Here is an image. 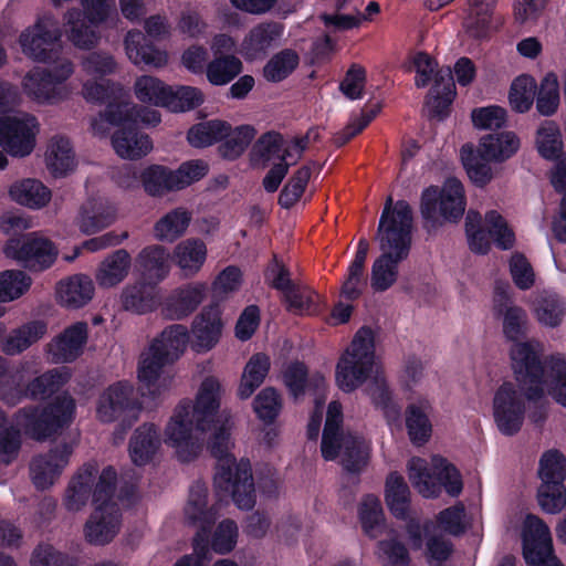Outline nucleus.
Wrapping results in <instances>:
<instances>
[{"mask_svg":"<svg viewBox=\"0 0 566 566\" xmlns=\"http://www.w3.org/2000/svg\"><path fill=\"white\" fill-rule=\"evenodd\" d=\"M423 367L420 363L409 364L403 374V384L408 396V406L405 411L406 428L410 441L417 446L427 443L432 433L429 415L432 411V401L421 387Z\"/></svg>","mask_w":566,"mask_h":566,"instance_id":"2eb2a0df","label":"nucleus"},{"mask_svg":"<svg viewBox=\"0 0 566 566\" xmlns=\"http://www.w3.org/2000/svg\"><path fill=\"white\" fill-rule=\"evenodd\" d=\"M75 412V402L70 396H61L44 408L20 410L12 422L0 413V462L9 463L18 454L20 432L42 441L71 423Z\"/></svg>","mask_w":566,"mask_h":566,"instance_id":"20e7f679","label":"nucleus"},{"mask_svg":"<svg viewBox=\"0 0 566 566\" xmlns=\"http://www.w3.org/2000/svg\"><path fill=\"white\" fill-rule=\"evenodd\" d=\"M543 387L537 388L514 380L503 381L494 391L492 415L497 430L505 436H513L523 426L526 410L531 403L544 399Z\"/></svg>","mask_w":566,"mask_h":566,"instance_id":"9d476101","label":"nucleus"},{"mask_svg":"<svg viewBox=\"0 0 566 566\" xmlns=\"http://www.w3.org/2000/svg\"><path fill=\"white\" fill-rule=\"evenodd\" d=\"M207 256V244L198 238H188L180 241L172 252L174 263L186 277L198 274L203 268Z\"/></svg>","mask_w":566,"mask_h":566,"instance_id":"4c0bfd02","label":"nucleus"},{"mask_svg":"<svg viewBox=\"0 0 566 566\" xmlns=\"http://www.w3.org/2000/svg\"><path fill=\"white\" fill-rule=\"evenodd\" d=\"M465 233L470 250L478 254L489 252L491 238L503 250L511 249L515 242L512 228L496 210L488 211L484 219L479 211L469 210L465 217Z\"/></svg>","mask_w":566,"mask_h":566,"instance_id":"dca6fc26","label":"nucleus"},{"mask_svg":"<svg viewBox=\"0 0 566 566\" xmlns=\"http://www.w3.org/2000/svg\"><path fill=\"white\" fill-rule=\"evenodd\" d=\"M124 45L126 55L134 65L161 69L168 63V53L148 43L140 31H129L125 36Z\"/></svg>","mask_w":566,"mask_h":566,"instance_id":"c9c22d12","label":"nucleus"},{"mask_svg":"<svg viewBox=\"0 0 566 566\" xmlns=\"http://www.w3.org/2000/svg\"><path fill=\"white\" fill-rule=\"evenodd\" d=\"M373 374L375 378L367 387V394L380 408L389 422L397 419L399 408L392 400L391 391L382 375L376 356L375 332L361 327L340 356L335 371V381L344 392H352L360 387Z\"/></svg>","mask_w":566,"mask_h":566,"instance_id":"f03ea898","label":"nucleus"},{"mask_svg":"<svg viewBox=\"0 0 566 566\" xmlns=\"http://www.w3.org/2000/svg\"><path fill=\"white\" fill-rule=\"evenodd\" d=\"M283 35V27L279 23H263L253 28L244 38L240 53L247 60H255Z\"/></svg>","mask_w":566,"mask_h":566,"instance_id":"37998d69","label":"nucleus"},{"mask_svg":"<svg viewBox=\"0 0 566 566\" xmlns=\"http://www.w3.org/2000/svg\"><path fill=\"white\" fill-rule=\"evenodd\" d=\"M494 0H472L464 27L467 33L474 39H483L493 29L492 9Z\"/></svg>","mask_w":566,"mask_h":566,"instance_id":"864d4df0","label":"nucleus"},{"mask_svg":"<svg viewBox=\"0 0 566 566\" xmlns=\"http://www.w3.org/2000/svg\"><path fill=\"white\" fill-rule=\"evenodd\" d=\"M255 129L250 125H241L231 129L223 136V143L220 146V151L223 157L229 159L238 158L250 145L255 137Z\"/></svg>","mask_w":566,"mask_h":566,"instance_id":"69168bd1","label":"nucleus"},{"mask_svg":"<svg viewBox=\"0 0 566 566\" xmlns=\"http://www.w3.org/2000/svg\"><path fill=\"white\" fill-rule=\"evenodd\" d=\"M206 292L207 285L199 282L176 289L164 302L161 314L169 319H181L199 306Z\"/></svg>","mask_w":566,"mask_h":566,"instance_id":"2f4dec72","label":"nucleus"},{"mask_svg":"<svg viewBox=\"0 0 566 566\" xmlns=\"http://www.w3.org/2000/svg\"><path fill=\"white\" fill-rule=\"evenodd\" d=\"M3 252L8 258L23 263L33 271H43L52 266L59 253L56 247L39 233L10 239Z\"/></svg>","mask_w":566,"mask_h":566,"instance_id":"412c9836","label":"nucleus"},{"mask_svg":"<svg viewBox=\"0 0 566 566\" xmlns=\"http://www.w3.org/2000/svg\"><path fill=\"white\" fill-rule=\"evenodd\" d=\"M32 279L21 270L0 272V303L13 302L23 296L31 287Z\"/></svg>","mask_w":566,"mask_h":566,"instance_id":"052dcab7","label":"nucleus"},{"mask_svg":"<svg viewBox=\"0 0 566 566\" xmlns=\"http://www.w3.org/2000/svg\"><path fill=\"white\" fill-rule=\"evenodd\" d=\"M136 265L144 279L156 284L169 274V254L163 245H149L138 253Z\"/></svg>","mask_w":566,"mask_h":566,"instance_id":"49530a36","label":"nucleus"},{"mask_svg":"<svg viewBox=\"0 0 566 566\" xmlns=\"http://www.w3.org/2000/svg\"><path fill=\"white\" fill-rule=\"evenodd\" d=\"M411 66L416 72L415 83L417 87L427 86L436 75L434 86L430 91L427 106L433 116L442 117L455 96V86L450 70L437 71L436 61L427 53L417 52L411 56Z\"/></svg>","mask_w":566,"mask_h":566,"instance_id":"f3484780","label":"nucleus"},{"mask_svg":"<svg viewBox=\"0 0 566 566\" xmlns=\"http://www.w3.org/2000/svg\"><path fill=\"white\" fill-rule=\"evenodd\" d=\"M87 339V325L78 322L67 327L46 346V353L53 363H70L82 353Z\"/></svg>","mask_w":566,"mask_h":566,"instance_id":"c756f323","label":"nucleus"},{"mask_svg":"<svg viewBox=\"0 0 566 566\" xmlns=\"http://www.w3.org/2000/svg\"><path fill=\"white\" fill-rule=\"evenodd\" d=\"M282 378L290 395L295 399L303 397L306 392L314 394L315 410L307 426V436L310 439H316L321 429L323 405L326 398L325 376L322 373L308 375L302 363H292L284 369Z\"/></svg>","mask_w":566,"mask_h":566,"instance_id":"a211bd4d","label":"nucleus"},{"mask_svg":"<svg viewBox=\"0 0 566 566\" xmlns=\"http://www.w3.org/2000/svg\"><path fill=\"white\" fill-rule=\"evenodd\" d=\"M465 206L464 187L459 179L449 178L441 187L430 186L422 191L420 201L423 227L434 233L446 222L459 221Z\"/></svg>","mask_w":566,"mask_h":566,"instance_id":"ddd939ff","label":"nucleus"},{"mask_svg":"<svg viewBox=\"0 0 566 566\" xmlns=\"http://www.w3.org/2000/svg\"><path fill=\"white\" fill-rule=\"evenodd\" d=\"M120 126L112 135L113 149L120 158L139 159L151 151L153 142L148 135L138 130L135 126Z\"/></svg>","mask_w":566,"mask_h":566,"instance_id":"e433bc0d","label":"nucleus"},{"mask_svg":"<svg viewBox=\"0 0 566 566\" xmlns=\"http://www.w3.org/2000/svg\"><path fill=\"white\" fill-rule=\"evenodd\" d=\"M46 324L42 321L25 323L6 335L1 340V350L8 356L25 352L46 334Z\"/></svg>","mask_w":566,"mask_h":566,"instance_id":"a18cd8bd","label":"nucleus"},{"mask_svg":"<svg viewBox=\"0 0 566 566\" xmlns=\"http://www.w3.org/2000/svg\"><path fill=\"white\" fill-rule=\"evenodd\" d=\"M252 407L260 421L272 424L282 410L283 400L275 388L265 387L254 397Z\"/></svg>","mask_w":566,"mask_h":566,"instance_id":"680f3d73","label":"nucleus"},{"mask_svg":"<svg viewBox=\"0 0 566 566\" xmlns=\"http://www.w3.org/2000/svg\"><path fill=\"white\" fill-rule=\"evenodd\" d=\"M160 447L157 428L153 423H145L137 428L129 441V457L134 464L149 463Z\"/></svg>","mask_w":566,"mask_h":566,"instance_id":"de8ad7c7","label":"nucleus"},{"mask_svg":"<svg viewBox=\"0 0 566 566\" xmlns=\"http://www.w3.org/2000/svg\"><path fill=\"white\" fill-rule=\"evenodd\" d=\"M521 140L514 132L503 130L486 134L478 146L465 144L460 149L463 168L473 185L484 187L494 177L490 163L501 164L513 157L520 149Z\"/></svg>","mask_w":566,"mask_h":566,"instance_id":"0eeeda50","label":"nucleus"},{"mask_svg":"<svg viewBox=\"0 0 566 566\" xmlns=\"http://www.w3.org/2000/svg\"><path fill=\"white\" fill-rule=\"evenodd\" d=\"M70 371L65 367L53 368L33 378L23 390H19L18 398L11 397L2 389V398L8 403H15L20 397L43 398L56 391L70 379Z\"/></svg>","mask_w":566,"mask_h":566,"instance_id":"58836bf2","label":"nucleus"},{"mask_svg":"<svg viewBox=\"0 0 566 566\" xmlns=\"http://www.w3.org/2000/svg\"><path fill=\"white\" fill-rule=\"evenodd\" d=\"M385 501L395 517H407L410 507V490L403 476L397 472H391L386 479Z\"/></svg>","mask_w":566,"mask_h":566,"instance_id":"3c124183","label":"nucleus"},{"mask_svg":"<svg viewBox=\"0 0 566 566\" xmlns=\"http://www.w3.org/2000/svg\"><path fill=\"white\" fill-rule=\"evenodd\" d=\"M116 218V205L107 198L98 197L83 203L75 222L84 234H94L111 227Z\"/></svg>","mask_w":566,"mask_h":566,"instance_id":"bb28decb","label":"nucleus"},{"mask_svg":"<svg viewBox=\"0 0 566 566\" xmlns=\"http://www.w3.org/2000/svg\"><path fill=\"white\" fill-rule=\"evenodd\" d=\"M270 358L261 353L254 354L245 364L240 384L238 386V396L241 399H248L259 388L270 370Z\"/></svg>","mask_w":566,"mask_h":566,"instance_id":"8fccbe9b","label":"nucleus"},{"mask_svg":"<svg viewBox=\"0 0 566 566\" xmlns=\"http://www.w3.org/2000/svg\"><path fill=\"white\" fill-rule=\"evenodd\" d=\"M554 168L551 172V182L553 187L564 195L560 212L554 221L553 231L559 241L566 242V155L555 159Z\"/></svg>","mask_w":566,"mask_h":566,"instance_id":"e2e57ef3","label":"nucleus"},{"mask_svg":"<svg viewBox=\"0 0 566 566\" xmlns=\"http://www.w3.org/2000/svg\"><path fill=\"white\" fill-rule=\"evenodd\" d=\"M38 119L27 113L0 117V146L13 157L29 156L36 144Z\"/></svg>","mask_w":566,"mask_h":566,"instance_id":"aec40b11","label":"nucleus"},{"mask_svg":"<svg viewBox=\"0 0 566 566\" xmlns=\"http://www.w3.org/2000/svg\"><path fill=\"white\" fill-rule=\"evenodd\" d=\"M205 101L202 92L193 86H169L165 106L171 112H188L200 106Z\"/></svg>","mask_w":566,"mask_h":566,"instance_id":"0e129e2a","label":"nucleus"},{"mask_svg":"<svg viewBox=\"0 0 566 566\" xmlns=\"http://www.w3.org/2000/svg\"><path fill=\"white\" fill-rule=\"evenodd\" d=\"M342 422V406L332 401L323 431L322 455L327 461H339L349 472H357L369 459L370 443L361 434L344 431Z\"/></svg>","mask_w":566,"mask_h":566,"instance_id":"6e6552de","label":"nucleus"},{"mask_svg":"<svg viewBox=\"0 0 566 566\" xmlns=\"http://www.w3.org/2000/svg\"><path fill=\"white\" fill-rule=\"evenodd\" d=\"M72 447L63 444L45 454L35 457L30 465L32 483L38 490H46L55 484L70 462Z\"/></svg>","mask_w":566,"mask_h":566,"instance_id":"a878e982","label":"nucleus"},{"mask_svg":"<svg viewBox=\"0 0 566 566\" xmlns=\"http://www.w3.org/2000/svg\"><path fill=\"white\" fill-rule=\"evenodd\" d=\"M422 535L424 536V556L430 564L439 565L444 562L450 553L451 545L437 530L434 524L427 523L423 527L411 523L408 526V537L413 549L422 547Z\"/></svg>","mask_w":566,"mask_h":566,"instance_id":"7c9ffc66","label":"nucleus"},{"mask_svg":"<svg viewBox=\"0 0 566 566\" xmlns=\"http://www.w3.org/2000/svg\"><path fill=\"white\" fill-rule=\"evenodd\" d=\"M358 516L365 534L371 538L380 536L385 528V515L379 499L368 494L361 499Z\"/></svg>","mask_w":566,"mask_h":566,"instance_id":"5fc2aeb1","label":"nucleus"},{"mask_svg":"<svg viewBox=\"0 0 566 566\" xmlns=\"http://www.w3.org/2000/svg\"><path fill=\"white\" fill-rule=\"evenodd\" d=\"M535 91L536 82L534 77L526 74L516 77L509 94L511 107L518 113L527 112L534 103Z\"/></svg>","mask_w":566,"mask_h":566,"instance_id":"338daca9","label":"nucleus"},{"mask_svg":"<svg viewBox=\"0 0 566 566\" xmlns=\"http://www.w3.org/2000/svg\"><path fill=\"white\" fill-rule=\"evenodd\" d=\"M191 412V401H181L174 409L164 430V442L181 462L195 460L202 451L203 442L209 444V429H198L196 416Z\"/></svg>","mask_w":566,"mask_h":566,"instance_id":"4468645a","label":"nucleus"},{"mask_svg":"<svg viewBox=\"0 0 566 566\" xmlns=\"http://www.w3.org/2000/svg\"><path fill=\"white\" fill-rule=\"evenodd\" d=\"M169 85L160 78L143 74L136 77L133 92L135 97L143 104L153 106H165Z\"/></svg>","mask_w":566,"mask_h":566,"instance_id":"4d7b16f0","label":"nucleus"},{"mask_svg":"<svg viewBox=\"0 0 566 566\" xmlns=\"http://www.w3.org/2000/svg\"><path fill=\"white\" fill-rule=\"evenodd\" d=\"M298 64V53L292 49H283L266 62L263 67V76L272 83L282 82L297 69Z\"/></svg>","mask_w":566,"mask_h":566,"instance_id":"6e6d98bb","label":"nucleus"},{"mask_svg":"<svg viewBox=\"0 0 566 566\" xmlns=\"http://www.w3.org/2000/svg\"><path fill=\"white\" fill-rule=\"evenodd\" d=\"M189 345V329L181 324L167 326L154 338L142 354L137 370L138 390L143 397L155 399L171 389L174 375L164 367L178 360Z\"/></svg>","mask_w":566,"mask_h":566,"instance_id":"39448f33","label":"nucleus"},{"mask_svg":"<svg viewBox=\"0 0 566 566\" xmlns=\"http://www.w3.org/2000/svg\"><path fill=\"white\" fill-rule=\"evenodd\" d=\"M8 195L11 201L30 210H41L52 199L51 189L36 178L15 180L9 186Z\"/></svg>","mask_w":566,"mask_h":566,"instance_id":"f704fd0d","label":"nucleus"},{"mask_svg":"<svg viewBox=\"0 0 566 566\" xmlns=\"http://www.w3.org/2000/svg\"><path fill=\"white\" fill-rule=\"evenodd\" d=\"M130 268V254L124 249H118L102 260L96 269L95 280L99 287H114L128 276Z\"/></svg>","mask_w":566,"mask_h":566,"instance_id":"79ce46f5","label":"nucleus"},{"mask_svg":"<svg viewBox=\"0 0 566 566\" xmlns=\"http://www.w3.org/2000/svg\"><path fill=\"white\" fill-rule=\"evenodd\" d=\"M272 286L281 291L289 310L296 314H313L316 312L318 295L305 285H294L286 270L275 263L266 274Z\"/></svg>","mask_w":566,"mask_h":566,"instance_id":"b1692460","label":"nucleus"},{"mask_svg":"<svg viewBox=\"0 0 566 566\" xmlns=\"http://www.w3.org/2000/svg\"><path fill=\"white\" fill-rule=\"evenodd\" d=\"M191 219V212L187 209H172L155 223L154 234L159 241L174 242L186 233Z\"/></svg>","mask_w":566,"mask_h":566,"instance_id":"603ef678","label":"nucleus"},{"mask_svg":"<svg viewBox=\"0 0 566 566\" xmlns=\"http://www.w3.org/2000/svg\"><path fill=\"white\" fill-rule=\"evenodd\" d=\"M221 392L218 378H205L191 402V413L196 416L198 429H209V449L217 459V492L230 496L239 509L249 510L254 505L251 465L245 459L238 461L231 453L233 420L229 411H219Z\"/></svg>","mask_w":566,"mask_h":566,"instance_id":"f257e3e1","label":"nucleus"},{"mask_svg":"<svg viewBox=\"0 0 566 566\" xmlns=\"http://www.w3.org/2000/svg\"><path fill=\"white\" fill-rule=\"evenodd\" d=\"M412 212L406 201L392 205L388 198L382 210L377 240L381 255L371 269V286L375 291L388 290L397 280L398 264L405 260L411 247Z\"/></svg>","mask_w":566,"mask_h":566,"instance_id":"7ed1b4c3","label":"nucleus"},{"mask_svg":"<svg viewBox=\"0 0 566 566\" xmlns=\"http://www.w3.org/2000/svg\"><path fill=\"white\" fill-rule=\"evenodd\" d=\"M185 520L187 523L197 526L203 544H206V531L216 521L217 511L212 506L207 507V486L201 482L192 484L189 496L184 509Z\"/></svg>","mask_w":566,"mask_h":566,"instance_id":"72a5a7b5","label":"nucleus"},{"mask_svg":"<svg viewBox=\"0 0 566 566\" xmlns=\"http://www.w3.org/2000/svg\"><path fill=\"white\" fill-rule=\"evenodd\" d=\"M137 118L140 122L155 126L160 122V114L156 109H142L128 98L125 101H112L107 104L104 114L99 115L92 123L94 133L98 136H105L107 133L106 124L113 126L135 123Z\"/></svg>","mask_w":566,"mask_h":566,"instance_id":"5701e85b","label":"nucleus"},{"mask_svg":"<svg viewBox=\"0 0 566 566\" xmlns=\"http://www.w3.org/2000/svg\"><path fill=\"white\" fill-rule=\"evenodd\" d=\"M61 32L51 15H43L19 39L21 50L28 57L38 62H49L56 53Z\"/></svg>","mask_w":566,"mask_h":566,"instance_id":"4be33fe9","label":"nucleus"},{"mask_svg":"<svg viewBox=\"0 0 566 566\" xmlns=\"http://www.w3.org/2000/svg\"><path fill=\"white\" fill-rule=\"evenodd\" d=\"M523 555L526 562H537L553 554L548 526L533 514L525 515L522 527Z\"/></svg>","mask_w":566,"mask_h":566,"instance_id":"c85d7f7f","label":"nucleus"},{"mask_svg":"<svg viewBox=\"0 0 566 566\" xmlns=\"http://www.w3.org/2000/svg\"><path fill=\"white\" fill-rule=\"evenodd\" d=\"M74 64L67 59L49 67L35 66L21 81L23 93L40 105H57L72 97L75 85L70 82Z\"/></svg>","mask_w":566,"mask_h":566,"instance_id":"9b49d317","label":"nucleus"},{"mask_svg":"<svg viewBox=\"0 0 566 566\" xmlns=\"http://www.w3.org/2000/svg\"><path fill=\"white\" fill-rule=\"evenodd\" d=\"M224 321L218 306L203 308L191 323V349L197 354L212 350L221 339Z\"/></svg>","mask_w":566,"mask_h":566,"instance_id":"393cba45","label":"nucleus"},{"mask_svg":"<svg viewBox=\"0 0 566 566\" xmlns=\"http://www.w3.org/2000/svg\"><path fill=\"white\" fill-rule=\"evenodd\" d=\"M308 145V136L294 137L283 140L277 134H265L256 143L255 149L268 160L273 157L281 159L279 164L286 165V169L295 165Z\"/></svg>","mask_w":566,"mask_h":566,"instance_id":"cd10ccee","label":"nucleus"},{"mask_svg":"<svg viewBox=\"0 0 566 566\" xmlns=\"http://www.w3.org/2000/svg\"><path fill=\"white\" fill-rule=\"evenodd\" d=\"M94 290V283L90 276L75 274L57 283L56 297L62 305L77 308L92 300Z\"/></svg>","mask_w":566,"mask_h":566,"instance_id":"c03bdc74","label":"nucleus"},{"mask_svg":"<svg viewBox=\"0 0 566 566\" xmlns=\"http://www.w3.org/2000/svg\"><path fill=\"white\" fill-rule=\"evenodd\" d=\"M408 479L423 497H437L441 486L450 496H458L463 489L460 472L447 459L434 454L430 459L411 458L407 463Z\"/></svg>","mask_w":566,"mask_h":566,"instance_id":"f8f14e48","label":"nucleus"},{"mask_svg":"<svg viewBox=\"0 0 566 566\" xmlns=\"http://www.w3.org/2000/svg\"><path fill=\"white\" fill-rule=\"evenodd\" d=\"M541 345L537 342H515L510 349L511 367L515 380L543 387L566 408V358L552 357L544 365L539 361Z\"/></svg>","mask_w":566,"mask_h":566,"instance_id":"423d86ee","label":"nucleus"},{"mask_svg":"<svg viewBox=\"0 0 566 566\" xmlns=\"http://www.w3.org/2000/svg\"><path fill=\"white\" fill-rule=\"evenodd\" d=\"M133 386L117 381L108 386L99 396L96 416L102 422H112L133 406Z\"/></svg>","mask_w":566,"mask_h":566,"instance_id":"473e14b6","label":"nucleus"},{"mask_svg":"<svg viewBox=\"0 0 566 566\" xmlns=\"http://www.w3.org/2000/svg\"><path fill=\"white\" fill-rule=\"evenodd\" d=\"M536 148L539 155L547 160H555L565 156L563 139L558 126L554 122H544L537 129Z\"/></svg>","mask_w":566,"mask_h":566,"instance_id":"bf43d9fd","label":"nucleus"},{"mask_svg":"<svg viewBox=\"0 0 566 566\" xmlns=\"http://www.w3.org/2000/svg\"><path fill=\"white\" fill-rule=\"evenodd\" d=\"M228 132V123L219 119H212L198 123L190 127L187 134V139L191 146L203 148L221 140Z\"/></svg>","mask_w":566,"mask_h":566,"instance_id":"13d9d810","label":"nucleus"},{"mask_svg":"<svg viewBox=\"0 0 566 566\" xmlns=\"http://www.w3.org/2000/svg\"><path fill=\"white\" fill-rule=\"evenodd\" d=\"M82 67L90 77L82 84V95L87 102L109 103L126 95L120 83L104 78L116 70V62L111 55L93 53L83 61Z\"/></svg>","mask_w":566,"mask_h":566,"instance_id":"6ab92c4d","label":"nucleus"},{"mask_svg":"<svg viewBox=\"0 0 566 566\" xmlns=\"http://www.w3.org/2000/svg\"><path fill=\"white\" fill-rule=\"evenodd\" d=\"M242 70L241 61L235 56H220L212 60L206 67L208 81L212 85L230 83Z\"/></svg>","mask_w":566,"mask_h":566,"instance_id":"774afa93","label":"nucleus"},{"mask_svg":"<svg viewBox=\"0 0 566 566\" xmlns=\"http://www.w3.org/2000/svg\"><path fill=\"white\" fill-rule=\"evenodd\" d=\"M116 473L112 468L102 471L93 491L94 510L84 524L83 535L87 543L103 546L118 534L122 516L113 501Z\"/></svg>","mask_w":566,"mask_h":566,"instance_id":"1a4fd4ad","label":"nucleus"},{"mask_svg":"<svg viewBox=\"0 0 566 566\" xmlns=\"http://www.w3.org/2000/svg\"><path fill=\"white\" fill-rule=\"evenodd\" d=\"M97 470L94 464H85L70 481L62 504L67 512L82 511L92 494Z\"/></svg>","mask_w":566,"mask_h":566,"instance_id":"a19ab883","label":"nucleus"},{"mask_svg":"<svg viewBox=\"0 0 566 566\" xmlns=\"http://www.w3.org/2000/svg\"><path fill=\"white\" fill-rule=\"evenodd\" d=\"M44 163L49 172L55 177H65L76 168V158L69 138L56 135L46 146Z\"/></svg>","mask_w":566,"mask_h":566,"instance_id":"ea45409f","label":"nucleus"},{"mask_svg":"<svg viewBox=\"0 0 566 566\" xmlns=\"http://www.w3.org/2000/svg\"><path fill=\"white\" fill-rule=\"evenodd\" d=\"M119 302L125 311L146 314L157 308L159 295L154 286L137 282L123 289Z\"/></svg>","mask_w":566,"mask_h":566,"instance_id":"09e8293b","label":"nucleus"}]
</instances>
